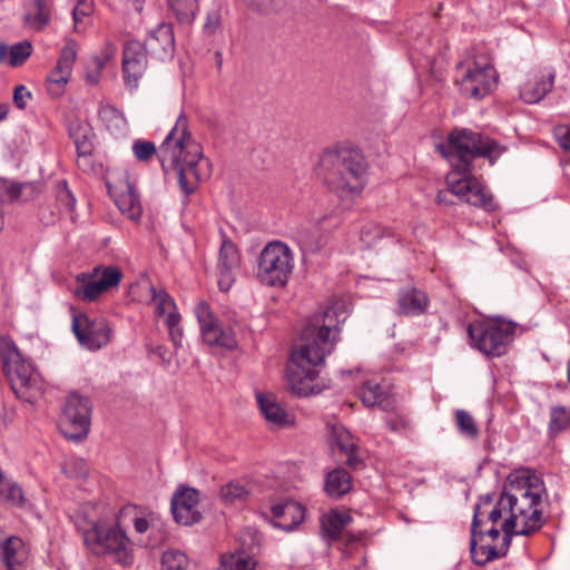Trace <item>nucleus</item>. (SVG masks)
Masks as SVG:
<instances>
[{
  "mask_svg": "<svg viewBox=\"0 0 570 570\" xmlns=\"http://www.w3.org/2000/svg\"><path fill=\"white\" fill-rule=\"evenodd\" d=\"M142 45L148 50V53L158 60L170 58L175 50V40L171 27L166 23L158 24L149 32Z\"/></svg>",
  "mask_w": 570,
  "mask_h": 570,
  "instance_id": "18",
  "label": "nucleus"
},
{
  "mask_svg": "<svg viewBox=\"0 0 570 570\" xmlns=\"http://www.w3.org/2000/svg\"><path fill=\"white\" fill-rule=\"evenodd\" d=\"M394 236L391 230L384 228L376 223H366L361 230V242L366 247H375L384 240H393Z\"/></svg>",
  "mask_w": 570,
  "mask_h": 570,
  "instance_id": "34",
  "label": "nucleus"
},
{
  "mask_svg": "<svg viewBox=\"0 0 570 570\" xmlns=\"http://www.w3.org/2000/svg\"><path fill=\"white\" fill-rule=\"evenodd\" d=\"M149 292L151 294V301L155 305V313L157 316L167 317V315H170L171 313H178L175 301L164 288L157 289L150 285Z\"/></svg>",
  "mask_w": 570,
  "mask_h": 570,
  "instance_id": "35",
  "label": "nucleus"
},
{
  "mask_svg": "<svg viewBox=\"0 0 570 570\" xmlns=\"http://www.w3.org/2000/svg\"><path fill=\"white\" fill-rule=\"evenodd\" d=\"M32 46L29 41L13 45L9 51V63L12 67L21 66L31 55Z\"/></svg>",
  "mask_w": 570,
  "mask_h": 570,
  "instance_id": "45",
  "label": "nucleus"
},
{
  "mask_svg": "<svg viewBox=\"0 0 570 570\" xmlns=\"http://www.w3.org/2000/svg\"><path fill=\"white\" fill-rule=\"evenodd\" d=\"M446 185L448 190H439L436 195L438 204L451 205L453 202L450 199V195H454L487 212L497 209L493 195L472 175L461 176L451 171L446 175Z\"/></svg>",
  "mask_w": 570,
  "mask_h": 570,
  "instance_id": "10",
  "label": "nucleus"
},
{
  "mask_svg": "<svg viewBox=\"0 0 570 570\" xmlns=\"http://www.w3.org/2000/svg\"><path fill=\"white\" fill-rule=\"evenodd\" d=\"M168 4L179 22H193L198 8L197 0H168Z\"/></svg>",
  "mask_w": 570,
  "mask_h": 570,
  "instance_id": "38",
  "label": "nucleus"
},
{
  "mask_svg": "<svg viewBox=\"0 0 570 570\" xmlns=\"http://www.w3.org/2000/svg\"><path fill=\"white\" fill-rule=\"evenodd\" d=\"M150 527V520L145 517L134 518V528L138 533H145Z\"/></svg>",
  "mask_w": 570,
  "mask_h": 570,
  "instance_id": "59",
  "label": "nucleus"
},
{
  "mask_svg": "<svg viewBox=\"0 0 570 570\" xmlns=\"http://www.w3.org/2000/svg\"><path fill=\"white\" fill-rule=\"evenodd\" d=\"M553 82V71H548L547 73L537 76L522 86L520 98L527 104H537L551 91Z\"/></svg>",
  "mask_w": 570,
  "mask_h": 570,
  "instance_id": "24",
  "label": "nucleus"
},
{
  "mask_svg": "<svg viewBox=\"0 0 570 570\" xmlns=\"http://www.w3.org/2000/svg\"><path fill=\"white\" fill-rule=\"evenodd\" d=\"M347 455V459H346V465L350 466L351 469H354V470H357L360 469L362 465H363V462L362 460H360L356 455H355V451H351L350 453H345Z\"/></svg>",
  "mask_w": 570,
  "mask_h": 570,
  "instance_id": "61",
  "label": "nucleus"
},
{
  "mask_svg": "<svg viewBox=\"0 0 570 570\" xmlns=\"http://www.w3.org/2000/svg\"><path fill=\"white\" fill-rule=\"evenodd\" d=\"M70 137L73 139L78 154V164L86 161L94 151V142L91 140V131L88 126L76 124L70 127Z\"/></svg>",
  "mask_w": 570,
  "mask_h": 570,
  "instance_id": "32",
  "label": "nucleus"
},
{
  "mask_svg": "<svg viewBox=\"0 0 570 570\" xmlns=\"http://www.w3.org/2000/svg\"><path fill=\"white\" fill-rule=\"evenodd\" d=\"M531 495L519 498L515 493L502 491L500 498L493 503V495L485 494L474 508L471 532L485 525L500 523L504 540H512L514 535H531L542 527V512L531 510L533 499Z\"/></svg>",
  "mask_w": 570,
  "mask_h": 570,
  "instance_id": "3",
  "label": "nucleus"
},
{
  "mask_svg": "<svg viewBox=\"0 0 570 570\" xmlns=\"http://www.w3.org/2000/svg\"><path fill=\"white\" fill-rule=\"evenodd\" d=\"M148 50L142 42L138 40H129L126 42L122 51V75L126 86L132 90L139 85L140 79L144 77L147 66Z\"/></svg>",
  "mask_w": 570,
  "mask_h": 570,
  "instance_id": "14",
  "label": "nucleus"
},
{
  "mask_svg": "<svg viewBox=\"0 0 570 570\" xmlns=\"http://www.w3.org/2000/svg\"><path fill=\"white\" fill-rule=\"evenodd\" d=\"M58 198H59V202L61 204H63V206L67 209H69V210L73 209L75 204H76V199L73 198L72 194L70 193V190L67 188L66 181L62 183V187L59 190Z\"/></svg>",
  "mask_w": 570,
  "mask_h": 570,
  "instance_id": "56",
  "label": "nucleus"
},
{
  "mask_svg": "<svg viewBox=\"0 0 570 570\" xmlns=\"http://www.w3.org/2000/svg\"><path fill=\"white\" fill-rule=\"evenodd\" d=\"M331 438L332 442L335 443L337 449L343 453H350L357 449L353 435L343 425H331Z\"/></svg>",
  "mask_w": 570,
  "mask_h": 570,
  "instance_id": "39",
  "label": "nucleus"
},
{
  "mask_svg": "<svg viewBox=\"0 0 570 570\" xmlns=\"http://www.w3.org/2000/svg\"><path fill=\"white\" fill-rule=\"evenodd\" d=\"M570 424V412L562 406L553 407L551 410V419H550V432L559 433L566 430Z\"/></svg>",
  "mask_w": 570,
  "mask_h": 570,
  "instance_id": "43",
  "label": "nucleus"
},
{
  "mask_svg": "<svg viewBox=\"0 0 570 570\" xmlns=\"http://www.w3.org/2000/svg\"><path fill=\"white\" fill-rule=\"evenodd\" d=\"M252 7H256L258 10L268 12L277 10L284 3V0H244Z\"/></svg>",
  "mask_w": 570,
  "mask_h": 570,
  "instance_id": "53",
  "label": "nucleus"
},
{
  "mask_svg": "<svg viewBox=\"0 0 570 570\" xmlns=\"http://www.w3.org/2000/svg\"><path fill=\"white\" fill-rule=\"evenodd\" d=\"M479 538L482 540L491 539V541H497L499 539L502 540L503 532L501 530V527L498 528L497 525H485L478 529Z\"/></svg>",
  "mask_w": 570,
  "mask_h": 570,
  "instance_id": "54",
  "label": "nucleus"
},
{
  "mask_svg": "<svg viewBox=\"0 0 570 570\" xmlns=\"http://www.w3.org/2000/svg\"><path fill=\"white\" fill-rule=\"evenodd\" d=\"M352 518L348 513L333 510L321 518V528L323 535L330 541L337 540L345 525L351 522Z\"/></svg>",
  "mask_w": 570,
  "mask_h": 570,
  "instance_id": "31",
  "label": "nucleus"
},
{
  "mask_svg": "<svg viewBox=\"0 0 570 570\" xmlns=\"http://www.w3.org/2000/svg\"><path fill=\"white\" fill-rule=\"evenodd\" d=\"M94 11L92 0H77V6L73 8L72 17L75 24L82 21L85 17H88Z\"/></svg>",
  "mask_w": 570,
  "mask_h": 570,
  "instance_id": "52",
  "label": "nucleus"
},
{
  "mask_svg": "<svg viewBox=\"0 0 570 570\" xmlns=\"http://www.w3.org/2000/svg\"><path fill=\"white\" fill-rule=\"evenodd\" d=\"M515 325L511 322H478L468 327L472 345L488 356H501L514 334Z\"/></svg>",
  "mask_w": 570,
  "mask_h": 570,
  "instance_id": "11",
  "label": "nucleus"
},
{
  "mask_svg": "<svg viewBox=\"0 0 570 570\" xmlns=\"http://www.w3.org/2000/svg\"><path fill=\"white\" fill-rule=\"evenodd\" d=\"M199 492L194 488H178L171 498L170 509L175 521L181 525H193L200 521L198 510Z\"/></svg>",
  "mask_w": 570,
  "mask_h": 570,
  "instance_id": "17",
  "label": "nucleus"
},
{
  "mask_svg": "<svg viewBox=\"0 0 570 570\" xmlns=\"http://www.w3.org/2000/svg\"><path fill=\"white\" fill-rule=\"evenodd\" d=\"M436 149L451 163L452 171L461 176L470 175L471 163L476 156L493 163L504 150L495 140L465 128L453 129L448 140L438 144Z\"/></svg>",
  "mask_w": 570,
  "mask_h": 570,
  "instance_id": "5",
  "label": "nucleus"
},
{
  "mask_svg": "<svg viewBox=\"0 0 570 570\" xmlns=\"http://www.w3.org/2000/svg\"><path fill=\"white\" fill-rule=\"evenodd\" d=\"M116 205L124 215L132 220L141 216L139 197L130 185H127V190L117 197Z\"/></svg>",
  "mask_w": 570,
  "mask_h": 570,
  "instance_id": "33",
  "label": "nucleus"
},
{
  "mask_svg": "<svg viewBox=\"0 0 570 570\" xmlns=\"http://www.w3.org/2000/svg\"><path fill=\"white\" fill-rule=\"evenodd\" d=\"M196 316L205 343L217 345L228 350L236 347L235 334L230 328H223L215 320L207 303L199 302L196 307Z\"/></svg>",
  "mask_w": 570,
  "mask_h": 570,
  "instance_id": "15",
  "label": "nucleus"
},
{
  "mask_svg": "<svg viewBox=\"0 0 570 570\" xmlns=\"http://www.w3.org/2000/svg\"><path fill=\"white\" fill-rule=\"evenodd\" d=\"M158 158L166 174L176 175L186 196L194 194L199 181L210 175L209 161L204 158L200 144L193 138L184 112H180L175 126L161 142Z\"/></svg>",
  "mask_w": 570,
  "mask_h": 570,
  "instance_id": "1",
  "label": "nucleus"
},
{
  "mask_svg": "<svg viewBox=\"0 0 570 570\" xmlns=\"http://www.w3.org/2000/svg\"><path fill=\"white\" fill-rule=\"evenodd\" d=\"M95 70L92 72H87L86 75L87 81L91 85L98 83L101 76V71L105 67V61H102L101 59H95Z\"/></svg>",
  "mask_w": 570,
  "mask_h": 570,
  "instance_id": "57",
  "label": "nucleus"
},
{
  "mask_svg": "<svg viewBox=\"0 0 570 570\" xmlns=\"http://www.w3.org/2000/svg\"><path fill=\"white\" fill-rule=\"evenodd\" d=\"M360 397L366 406H380L384 411H392L395 407L393 399L387 396L379 383L367 381L360 391Z\"/></svg>",
  "mask_w": 570,
  "mask_h": 570,
  "instance_id": "30",
  "label": "nucleus"
},
{
  "mask_svg": "<svg viewBox=\"0 0 570 570\" xmlns=\"http://www.w3.org/2000/svg\"><path fill=\"white\" fill-rule=\"evenodd\" d=\"M132 151L138 160H148L156 154V147L151 141L136 140L132 145Z\"/></svg>",
  "mask_w": 570,
  "mask_h": 570,
  "instance_id": "49",
  "label": "nucleus"
},
{
  "mask_svg": "<svg viewBox=\"0 0 570 570\" xmlns=\"http://www.w3.org/2000/svg\"><path fill=\"white\" fill-rule=\"evenodd\" d=\"M256 400L266 422L276 429L289 428L294 417L277 402L273 394L256 393Z\"/></svg>",
  "mask_w": 570,
  "mask_h": 570,
  "instance_id": "22",
  "label": "nucleus"
},
{
  "mask_svg": "<svg viewBox=\"0 0 570 570\" xmlns=\"http://www.w3.org/2000/svg\"><path fill=\"white\" fill-rule=\"evenodd\" d=\"M180 321L181 317L179 313H171L170 315H167L165 320L170 338L176 347L181 345L184 336L183 328L180 326Z\"/></svg>",
  "mask_w": 570,
  "mask_h": 570,
  "instance_id": "48",
  "label": "nucleus"
},
{
  "mask_svg": "<svg viewBox=\"0 0 570 570\" xmlns=\"http://www.w3.org/2000/svg\"><path fill=\"white\" fill-rule=\"evenodd\" d=\"M50 18L51 10L46 0L27 1L23 21L28 28L33 31H42L49 24Z\"/></svg>",
  "mask_w": 570,
  "mask_h": 570,
  "instance_id": "27",
  "label": "nucleus"
},
{
  "mask_svg": "<svg viewBox=\"0 0 570 570\" xmlns=\"http://www.w3.org/2000/svg\"><path fill=\"white\" fill-rule=\"evenodd\" d=\"M519 492L515 493L519 498H523L524 494L527 497L531 495L530 499H533V504L531 510H539L538 505L541 502V493L544 491L543 482L535 475H528L524 478L522 485L517 489Z\"/></svg>",
  "mask_w": 570,
  "mask_h": 570,
  "instance_id": "36",
  "label": "nucleus"
},
{
  "mask_svg": "<svg viewBox=\"0 0 570 570\" xmlns=\"http://www.w3.org/2000/svg\"><path fill=\"white\" fill-rule=\"evenodd\" d=\"M188 564L187 556L179 550H168L163 553V570H184Z\"/></svg>",
  "mask_w": 570,
  "mask_h": 570,
  "instance_id": "41",
  "label": "nucleus"
},
{
  "mask_svg": "<svg viewBox=\"0 0 570 570\" xmlns=\"http://www.w3.org/2000/svg\"><path fill=\"white\" fill-rule=\"evenodd\" d=\"M271 511L273 518L277 520V525L285 530H292L304 519V508L295 501L274 504Z\"/></svg>",
  "mask_w": 570,
  "mask_h": 570,
  "instance_id": "26",
  "label": "nucleus"
},
{
  "mask_svg": "<svg viewBox=\"0 0 570 570\" xmlns=\"http://www.w3.org/2000/svg\"><path fill=\"white\" fill-rule=\"evenodd\" d=\"M316 170L322 181L341 198L360 194L366 183L364 158L348 147L325 149Z\"/></svg>",
  "mask_w": 570,
  "mask_h": 570,
  "instance_id": "4",
  "label": "nucleus"
},
{
  "mask_svg": "<svg viewBox=\"0 0 570 570\" xmlns=\"http://www.w3.org/2000/svg\"><path fill=\"white\" fill-rule=\"evenodd\" d=\"M62 471L70 479H81L87 475L88 465L82 459L72 458L63 463Z\"/></svg>",
  "mask_w": 570,
  "mask_h": 570,
  "instance_id": "47",
  "label": "nucleus"
},
{
  "mask_svg": "<svg viewBox=\"0 0 570 570\" xmlns=\"http://www.w3.org/2000/svg\"><path fill=\"white\" fill-rule=\"evenodd\" d=\"M91 275L99 279L107 291L117 287L122 278L120 268L112 265H98L94 267Z\"/></svg>",
  "mask_w": 570,
  "mask_h": 570,
  "instance_id": "37",
  "label": "nucleus"
},
{
  "mask_svg": "<svg viewBox=\"0 0 570 570\" xmlns=\"http://www.w3.org/2000/svg\"><path fill=\"white\" fill-rule=\"evenodd\" d=\"M249 492L244 485L237 482H230L222 488V497L228 502H243L247 499Z\"/></svg>",
  "mask_w": 570,
  "mask_h": 570,
  "instance_id": "46",
  "label": "nucleus"
},
{
  "mask_svg": "<svg viewBox=\"0 0 570 570\" xmlns=\"http://www.w3.org/2000/svg\"><path fill=\"white\" fill-rule=\"evenodd\" d=\"M86 546L97 556H110L116 562H132L130 541L119 527L98 521L83 533Z\"/></svg>",
  "mask_w": 570,
  "mask_h": 570,
  "instance_id": "9",
  "label": "nucleus"
},
{
  "mask_svg": "<svg viewBox=\"0 0 570 570\" xmlns=\"http://www.w3.org/2000/svg\"><path fill=\"white\" fill-rule=\"evenodd\" d=\"M76 282L77 284L72 293L76 298L82 302H95L102 293L108 292L91 273H80L77 275Z\"/></svg>",
  "mask_w": 570,
  "mask_h": 570,
  "instance_id": "28",
  "label": "nucleus"
},
{
  "mask_svg": "<svg viewBox=\"0 0 570 570\" xmlns=\"http://www.w3.org/2000/svg\"><path fill=\"white\" fill-rule=\"evenodd\" d=\"M116 52V47L112 43H107L105 49V62L106 60L112 58Z\"/></svg>",
  "mask_w": 570,
  "mask_h": 570,
  "instance_id": "63",
  "label": "nucleus"
},
{
  "mask_svg": "<svg viewBox=\"0 0 570 570\" xmlns=\"http://www.w3.org/2000/svg\"><path fill=\"white\" fill-rule=\"evenodd\" d=\"M219 19L217 16H208V19L204 26V28L208 31H214L218 26Z\"/></svg>",
  "mask_w": 570,
  "mask_h": 570,
  "instance_id": "62",
  "label": "nucleus"
},
{
  "mask_svg": "<svg viewBox=\"0 0 570 570\" xmlns=\"http://www.w3.org/2000/svg\"><path fill=\"white\" fill-rule=\"evenodd\" d=\"M429 306L428 295L415 288H403L399 292L397 307L399 313L407 316H417L426 312Z\"/></svg>",
  "mask_w": 570,
  "mask_h": 570,
  "instance_id": "23",
  "label": "nucleus"
},
{
  "mask_svg": "<svg viewBox=\"0 0 570 570\" xmlns=\"http://www.w3.org/2000/svg\"><path fill=\"white\" fill-rule=\"evenodd\" d=\"M31 188L29 184H10L8 187V195L11 199H19L22 196V190Z\"/></svg>",
  "mask_w": 570,
  "mask_h": 570,
  "instance_id": "58",
  "label": "nucleus"
},
{
  "mask_svg": "<svg viewBox=\"0 0 570 570\" xmlns=\"http://www.w3.org/2000/svg\"><path fill=\"white\" fill-rule=\"evenodd\" d=\"M3 371L14 395L33 404L42 394V382L32 364L24 360L17 345L9 341L2 352Z\"/></svg>",
  "mask_w": 570,
  "mask_h": 570,
  "instance_id": "6",
  "label": "nucleus"
},
{
  "mask_svg": "<svg viewBox=\"0 0 570 570\" xmlns=\"http://www.w3.org/2000/svg\"><path fill=\"white\" fill-rule=\"evenodd\" d=\"M10 49H8L7 45L0 43V62H3L7 59Z\"/></svg>",
  "mask_w": 570,
  "mask_h": 570,
  "instance_id": "64",
  "label": "nucleus"
},
{
  "mask_svg": "<svg viewBox=\"0 0 570 570\" xmlns=\"http://www.w3.org/2000/svg\"><path fill=\"white\" fill-rule=\"evenodd\" d=\"M558 139L560 142V146L567 150L570 151V126L564 128L563 131H559Z\"/></svg>",
  "mask_w": 570,
  "mask_h": 570,
  "instance_id": "60",
  "label": "nucleus"
},
{
  "mask_svg": "<svg viewBox=\"0 0 570 570\" xmlns=\"http://www.w3.org/2000/svg\"><path fill=\"white\" fill-rule=\"evenodd\" d=\"M511 540H504L499 544H492L488 540L479 538L478 529L475 532H471L470 538V553L473 562L478 566H484L488 562L502 558L508 553Z\"/></svg>",
  "mask_w": 570,
  "mask_h": 570,
  "instance_id": "19",
  "label": "nucleus"
},
{
  "mask_svg": "<svg viewBox=\"0 0 570 570\" xmlns=\"http://www.w3.org/2000/svg\"><path fill=\"white\" fill-rule=\"evenodd\" d=\"M294 269L292 249L284 243H268L259 254L256 277L263 285L271 287L285 286Z\"/></svg>",
  "mask_w": 570,
  "mask_h": 570,
  "instance_id": "8",
  "label": "nucleus"
},
{
  "mask_svg": "<svg viewBox=\"0 0 570 570\" xmlns=\"http://www.w3.org/2000/svg\"><path fill=\"white\" fill-rule=\"evenodd\" d=\"M0 500L21 507L24 503L22 489L16 483L3 482L0 489Z\"/></svg>",
  "mask_w": 570,
  "mask_h": 570,
  "instance_id": "44",
  "label": "nucleus"
},
{
  "mask_svg": "<svg viewBox=\"0 0 570 570\" xmlns=\"http://www.w3.org/2000/svg\"><path fill=\"white\" fill-rule=\"evenodd\" d=\"M455 421L461 434L472 439L478 436V425L473 416L469 412H466L465 410H458L455 412Z\"/></svg>",
  "mask_w": 570,
  "mask_h": 570,
  "instance_id": "40",
  "label": "nucleus"
},
{
  "mask_svg": "<svg viewBox=\"0 0 570 570\" xmlns=\"http://www.w3.org/2000/svg\"><path fill=\"white\" fill-rule=\"evenodd\" d=\"M99 119L107 126L117 125L121 120L120 112L110 105H100L98 109Z\"/></svg>",
  "mask_w": 570,
  "mask_h": 570,
  "instance_id": "50",
  "label": "nucleus"
},
{
  "mask_svg": "<svg viewBox=\"0 0 570 570\" xmlns=\"http://www.w3.org/2000/svg\"><path fill=\"white\" fill-rule=\"evenodd\" d=\"M0 559L7 570H19L27 560L23 541L18 537H10L1 541Z\"/></svg>",
  "mask_w": 570,
  "mask_h": 570,
  "instance_id": "25",
  "label": "nucleus"
},
{
  "mask_svg": "<svg viewBox=\"0 0 570 570\" xmlns=\"http://www.w3.org/2000/svg\"><path fill=\"white\" fill-rule=\"evenodd\" d=\"M386 424L393 432H407L412 430L411 420L405 414H396L387 419Z\"/></svg>",
  "mask_w": 570,
  "mask_h": 570,
  "instance_id": "51",
  "label": "nucleus"
},
{
  "mask_svg": "<svg viewBox=\"0 0 570 570\" xmlns=\"http://www.w3.org/2000/svg\"><path fill=\"white\" fill-rule=\"evenodd\" d=\"M240 256L237 246L228 238H224L219 248L218 286L222 291L227 292L234 282L233 272L239 265Z\"/></svg>",
  "mask_w": 570,
  "mask_h": 570,
  "instance_id": "20",
  "label": "nucleus"
},
{
  "mask_svg": "<svg viewBox=\"0 0 570 570\" xmlns=\"http://www.w3.org/2000/svg\"><path fill=\"white\" fill-rule=\"evenodd\" d=\"M91 401L76 392L66 397L60 417L61 433L69 440L80 441L85 439L90 429Z\"/></svg>",
  "mask_w": 570,
  "mask_h": 570,
  "instance_id": "12",
  "label": "nucleus"
},
{
  "mask_svg": "<svg viewBox=\"0 0 570 570\" xmlns=\"http://www.w3.org/2000/svg\"><path fill=\"white\" fill-rule=\"evenodd\" d=\"M332 332H337V326L331 322L321 326L308 324L303 328L287 365V384L295 395L309 396L321 392L314 383L318 376L316 367L334 347L336 336H331Z\"/></svg>",
  "mask_w": 570,
  "mask_h": 570,
  "instance_id": "2",
  "label": "nucleus"
},
{
  "mask_svg": "<svg viewBox=\"0 0 570 570\" xmlns=\"http://www.w3.org/2000/svg\"><path fill=\"white\" fill-rule=\"evenodd\" d=\"M327 219L323 216L317 222H307L296 230V240L304 253L314 254L320 252L326 244V233L322 224Z\"/></svg>",
  "mask_w": 570,
  "mask_h": 570,
  "instance_id": "21",
  "label": "nucleus"
},
{
  "mask_svg": "<svg viewBox=\"0 0 570 570\" xmlns=\"http://www.w3.org/2000/svg\"><path fill=\"white\" fill-rule=\"evenodd\" d=\"M352 489L351 474L343 468L334 469L325 476L324 490L333 499H340Z\"/></svg>",
  "mask_w": 570,
  "mask_h": 570,
  "instance_id": "29",
  "label": "nucleus"
},
{
  "mask_svg": "<svg viewBox=\"0 0 570 570\" xmlns=\"http://www.w3.org/2000/svg\"><path fill=\"white\" fill-rule=\"evenodd\" d=\"M72 331L79 343L89 350H99L110 342L111 330L102 317L91 320L85 314H75Z\"/></svg>",
  "mask_w": 570,
  "mask_h": 570,
  "instance_id": "13",
  "label": "nucleus"
},
{
  "mask_svg": "<svg viewBox=\"0 0 570 570\" xmlns=\"http://www.w3.org/2000/svg\"><path fill=\"white\" fill-rule=\"evenodd\" d=\"M31 98V92L23 86L19 85L13 91V102L19 109H23L27 105V100Z\"/></svg>",
  "mask_w": 570,
  "mask_h": 570,
  "instance_id": "55",
  "label": "nucleus"
},
{
  "mask_svg": "<svg viewBox=\"0 0 570 570\" xmlns=\"http://www.w3.org/2000/svg\"><path fill=\"white\" fill-rule=\"evenodd\" d=\"M459 91L466 98L480 100L498 82V73L488 56L472 57L456 65Z\"/></svg>",
  "mask_w": 570,
  "mask_h": 570,
  "instance_id": "7",
  "label": "nucleus"
},
{
  "mask_svg": "<svg viewBox=\"0 0 570 570\" xmlns=\"http://www.w3.org/2000/svg\"><path fill=\"white\" fill-rule=\"evenodd\" d=\"M224 570H255V562L245 554H232L222 559Z\"/></svg>",
  "mask_w": 570,
  "mask_h": 570,
  "instance_id": "42",
  "label": "nucleus"
},
{
  "mask_svg": "<svg viewBox=\"0 0 570 570\" xmlns=\"http://www.w3.org/2000/svg\"><path fill=\"white\" fill-rule=\"evenodd\" d=\"M77 42L72 39L66 41L55 69L46 78L47 91L51 97H60L68 83L77 57Z\"/></svg>",
  "mask_w": 570,
  "mask_h": 570,
  "instance_id": "16",
  "label": "nucleus"
}]
</instances>
